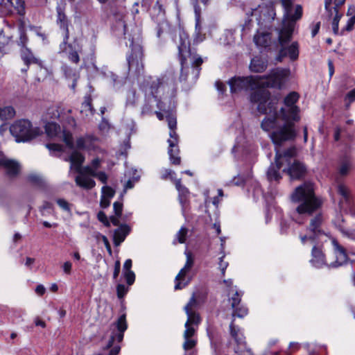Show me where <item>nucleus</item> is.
Returning a JSON list of instances; mask_svg holds the SVG:
<instances>
[{"instance_id": "52", "label": "nucleus", "mask_w": 355, "mask_h": 355, "mask_svg": "<svg viewBox=\"0 0 355 355\" xmlns=\"http://www.w3.org/2000/svg\"><path fill=\"white\" fill-rule=\"evenodd\" d=\"M10 38L6 37L1 31L0 33V53L4 52V48L8 44Z\"/></svg>"}, {"instance_id": "10", "label": "nucleus", "mask_w": 355, "mask_h": 355, "mask_svg": "<svg viewBox=\"0 0 355 355\" xmlns=\"http://www.w3.org/2000/svg\"><path fill=\"white\" fill-rule=\"evenodd\" d=\"M167 123L170 129V139H168L169 158L173 164L178 165L180 164V157L179 156L180 150L178 146V135L175 132L177 126L176 116H168Z\"/></svg>"}, {"instance_id": "23", "label": "nucleus", "mask_w": 355, "mask_h": 355, "mask_svg": "<svg viewBox=\"0 0 355 355\" xmlns=\"http://www.w3.org/2000/svg\"><path fill=\"white\" fill-rule=\"evenodd\" d=\"M280 117L282 116L268 115L266 116L261 123V128L266 132H272L280 124Z\"/></svg>"}, {"instance_id": "49", "label": "nucleus", "mask_w": 355, "mask_h": 355, "mask_svg": "<svg viewBox=\"0 0 355 355\" xmlns=\"http://www.w3.org/2000/svg\"><path fill=\"white\" fill-rule=\"evenodd\" d=\"M28 42V37L24 31H21L19 40L17 44L19 46H21V49L27 48L26 46V43Z\"/></svg>"}, {"instance_id": "38", "label": "nucleus", "mask_w": 355, "mask_h": 355, "mask_svg": "<svg viewBox=\"0 0 355 355\" xmlns=\"http://www.w3.org/2000/svg\"><path fill=\"white\" fill-rule=\"evenodd\" d=\"M62 140L70 149H73L74 148L73 136L69 131H67L65 130H63Z\"/></svg>"}, {"instance_id": "35", "label": "nucleus", "mask_w": 355, "mask_h": 355, "mask_svg": "<svg viewBox=\"0 0 355 355\" xmlns=\"http://www.w3.org/2000/svg\"><path fill=\"white\" fill-rule=\"evenodd\" d=\"M230 334L235 340L237 344L240 345L243 343V336L239 333V329L234 325V320L230 324Z\"/></svg>"}, {"instance_id": "19", "label": "nucleus", "mask_w": 355, "mask_h": 355, "mask_svg": "<svg viewBox=\"0 0 355 355\" xmlns=\"http://www.w3.org/2000/svg\"><path fill=\"white\" fill-rule=\"evenodd\" d=\"M197 304V301L196 300L194 294L190 298L189 302L186 304L184 309L187 315V320L185 322L184 326L188 325H198L200 322V318L198 313L196 311H193L192 309L195 307Z\"/></svg>"}, {"instance_id": "37", "label": "nucleus", "mask_w": 355, "mask_h": 355, "mask_svg": "<svg viewBox=\"0 0 355 355\" xmlns=\"http://www.w3.org/2000/svg\"><path fill=\"white\" fill-rule=\"evenodd\" d=\"M80 112L82 113H85L86 116H88L89 114H94L95 110L92 105V99L90 97L85 98L84 102L81 105Z\"/></svg>"}, {"instance_id": "20", "label": "nucleus", "mask_w": 355, "mask_h": 355, "mask_svg": "<svg viewBox=\"0 0 355 355\" xmlns=\"http://www.w3.org/2000/svg\"><path fill=\"white\" fill-rule=\"evenodd\" d=\"M288 56L289 58L294 61L298 58L299 56V49H298V44L297 42H293L291 45L286 46H283L279 49L278 55L277 57V60L279 62H282L283 58Z\"/></svg>"}, {"instance_id": "51", "label": "nucleus", "mask_w": 355, "mask_h": 355, "mask_svg": "<svg viewBox=\"0 0 355 355\" xmlns=\"http://www.w3.org/2000/svg\"><path fill=\"white\" fill-rule=\"evenodd\" d=\"M113 209L114 214L117 217H121L123 211V204L120 202H115L113 204Z\"/></svg>"}, {"instance_id": "53", "label": "nucleus", "mask_w": 355, "mask_h": 355, "mask_svg": "<svg viewBox=\"0 0 355 355\" xmlns=\"http://www.w3.org/2000/svg\"><path fill=\"white\" fill-rule=\"evenodd\" d=\"M282 6L285 9V16L288 17L289 12L291 10L293 2L291 0H281Z\"/></svg>"}, {"instance_id": "22", "label": "nucleus", "mask_w": 355, "mask_h": 355, "mask_svg": "<svg viewBox=\"0 0 355 355\" xmlns=\"http://www.w3.org/2000/svg\"><path fill=\"white\" fill-rule=\"evenodd\" d=\"M312 250H311V259L310 263L311 265L317 268H321L324 266L327 267V263L325 260V255L322 252V250L316 246V243H314Z\"/></svg>"}, {"instance_id": "56", "label": "nucleus", "mask_w": 355, "mask_h": 355, "mask_svg": "<svg viewBox=\"0 0 355 355\" xmlns=\"http://www.w3.org/2000/svg\"><path fill=\"white\" fill-rule=\"evenodd\" d=\"M184 327L186 329L184 332V338H190L194 335L196 330L193 327H191V325Z\"/></svg>"}, {"instance_id": "36", "label": "nucleus", "mask_w": 355, "mask_h": 355, "mask_svg": "<svg viewBox=\"0 0 355 355\" xmlns=\"http://www.w3.org/2000/svg\"><path fill=\"white\" fill-rule=\"evenodd\" d=\"M15 111L11 106L0 107V119L2 121H6L14 117Z\"/></svg>"}, {"instance_id": "32", "label": "nucleus", "mask_w": 355, "mask_h": 355, "mask_svg": "<svg viewBox=\"0 0 355 355\" xmlns=\"http://www.w3.org/2000/svg\"><path fill=\"white\" fill-rule=\"evenodd\" d=\"M44 128L47 136L51 138L56 137L61 131L60 125L55 122L47 123Z\"/></svg>"}, {"instance_id": "4", "label": "nucleus", "mask_w": 355, "mask_h": 355, "mask_svg": "<svg viewBox=\"0 0 355 355\" xmlns=\"http://www.w3.org/2000/svg\"><path fill=\"white\" fill-rule=\"evenodd\" d=\"M297 150L292 146L283 153L277 150L275 153V163L271 164L267 171V178L269 181L279 182L282 179L279 170L287 173L291 180H300L304 177L306 173L305 165L295 159Z\"/></svg>"}, {"instance_id": "12", "label": "nucleus", "mask_w": 355, "mask_h": 355, "mask_svg": "<svg viewBox=\"0 0 355 355\" xmlns=\"http://www.w3.org/2000/svg\"><path fill=\"white\" fill-rule=\"evenodd\" d=\"M125 315H121L118 320L110 326L111 332L110 339L106 345V349L111 348L115 341L120 343L123 340L125 331L127 329Z\"/></svg>"}, {"instance_id": "14", "label": "nucleus", "mask_w": 355, "mask_h": 355, "mask_svg": "<svg viewBox=\"0 0 355 355\" xmlns=\"http://www.w3.org/2000/svg\"><path fill=\"white\" fill-rule=\"evenodd\" d=\"M231 292H234L232 295L229 297V302L230 303L231 307L233 310L232 317H238L242 318L247 315L248 313V308L244 305L241 304L243 293L239 292L236 290L233 291L232 288H230L229 291V295H230Z\"/></svg>"}, {"instance_id": "26", "label": "nucleus", "mask_w": 355, "mask_h": 355, "mask_svg": "<svg viewBox=\"0 0 355 355\" xmlns=\"http://www.w3.org/2000/svg\"><path fill=\"white\" fill-rule=\"evenodd\" d=\"M70 162L71 168H74L77 173H82V164L85 161L84 156L79 152L74 150L71 155L64 159Z\"/></svg>"}, {"instance_id": "9", "label": "nucleus", "mask_w": 355, "mask_h": 355, "mask_svg": "<svg viewBox=\"0 0 355 355\" xmlns=\"http://www.w3.org/2000/svg\"><path fill=\"white\" fill-rule=\"evenodd\" d=\"M130 53L126 58L128 73L132 76H139L144 73V49L140 42H135L133 39L130 40Z\"/></svg>"}, {"instance_id": "16", "label": "nucleus", "mask_w": 355, "mask_h": 355, "mask_svg": "<svg viewBox=\"0 0 355 355\" xmlns=\"http://www.w3.org/2000/svg\"><path fill=\"white\" fill-rule=\"evenodd\" d=\"M251 15L255 17L259 25H263L274 19L275 13L271 7L259 5L257 8L252 10Z\"/></svg>"}, {"instance_id": "41", "label": "nucleus", "mask_w": 355, "mask_h": 355, "mask_svg": "<svg viewBox=\"0 0 355 355\" xmlns=\"http://www.w3.org/2000/svg\"><path fill=\"white\" fill-rule=\"evenodd\" d=\"M187 232L188 230L186 227H182L181 229L176 234V237L180 243H184L185 242Z\"/></svg>"}, {"instance_id": "28", "label": "nucleus", "mask_w": 355, "mask_h": 355, "mask_svg": "<svg viewBox=\"0 0 355 355\" xmlns=\"http://www.w3.org/2000/svg\"><path fill=\"white\" fill-rule=\"evenodd\" d=\"M21 58L26 66H29L31 64H37L39 66L42 65V62L35 57L28 48H24L21 49Z\"/></svg>"}, {"instance_id": "2", "label": "nucleus", "mask_w": 355, "mask_h": 355, "mask_svg": "<svg viewBox=\"0 0 355 355\" xmlns=\"http://www.w3.org/2000/svg\"><path fill=\"white\" fill-rule=\"evenodd\" d=\"M178 49V59L181 65L179 80L180 82L190 79L195 83L200 75L203 60L190 46L189 35L183 31L179 32L175 41Z\"/></svg>"}, {"instance_id": "31", "label": "nucleus", "mask_w": 355, "mask_h": 355, "mask_svg": "<svg viewBox=\"0 0 355 355\" xmlns=\"http://www.w3.org/2000/svg\"><path fill=\"white\" fill-rule=\"evenodd\" d=\"M175 187L179 193V201L182 205V207L185 206L188 201V195L189 191L187 187L182 185L181 180L180 179L177 180L175 182Z\"/></svg>"}, {"instance_id": "25", "label": "nucleus", "mask_w": 355, "mask_h": 355, "mask_svg": "<svg viewBox=\"0 0 355 355\" xmlns=\"http://www.w3.org/2000/svg\"><path fill=\"white\" fill-rule=\"evenodd\" d=\"M130 230L131 229L128 225H120L119 227L114 231L113 242L114 245L119 246L129 234Z\"/></svg>"}, {"instance_id": "33", "label": "nucleus", "mask_w": 355, "mask_h": 355, "mask_svg": "<svg viewBox=\"0 0 355 355\" xmlns=\"http://www.w3.org/2000/svg\"><path fill=\"white\" fill-rule=\"evenodd\" d=\"M75 181L77 185L86 189H92L96 184L94 180L87 177L77 176Z\"/></svg>"}, {"instance_id": "55", "label": "nucleus", "mask_w": 355, "mask_h": 355, "mask_svg": "<svg viewBox=\"0 0 355 355\" xmlns=\"http://www.w3.org/2000/svg\"><path fill=\"white\" fill-rule=\"evenodd\" d=\"M62 71L67 78H71L75 75L73 69L67 64H63L62 66Z\"/></svg>"}, {"instance_id": "13", "label": "nucleus", "mask_w": 355, "mask_h": 355, "mask_svg": "<svg viewBox=\"0 0 355 355\" xmlns=\"http://www.w3.org/2000/svg\"><path fill=\"white\" fill-rule=\"evenodd\" d=\"M16 12L23 16L25 14V4L23 0H0V13L3 15Z\"/></svg>"}, {"instance_id": "7", "label": "nucleus", "mask_w": 355, "mask_h": 355, "mask_svg": "<svg viewBox=\"0 0 355 355\" xmlns=\"http://www.w3.org/2000/svg\"><path fill=\"white\" fill-rule=\"evenodd\" d=\"M10 132L17 142L29 141L42 132L38 127H33L31 122L26 119L15 121L11 125Z\"/></svg>"}, {"instance_id": "42", "label": "nucleus", "mask_w": 355, "mask_h": 355, "mask_svg": "<svg viewBox=\"0 0 355 355\" xmlns=\"http://www.w3.org/2000/svg\"><path fill=\"white\" fill-rule=\"evenodd\" d=\"M123 276L128 285L131 286L135 281V274L132 271H123Z\"/></svg>"}, {"instance_id": "24", "label": "nucleus", "mask_w": 355, "mask_h": 355, "mask_svg": "<svg viewBox=\"0 0 355 355\" xmlns=\"http://www.w3.org/2000/svg\"><path fill=\"white\" fill-rule=\"evenodd\" d=\"M69 49L68 59L72 63L78 64L80 62L79 53L81 52V47L76 40H74L73 43L67 44L66 45L65 50L62 51L60 49V52H64L67 49Z\"/></svg>"}, {"instance_id": "1", "label": "nucleus", "mask_w": 355, "mask_h": 355, "mask_svg": "<svg viewBox=\"0 0 355 355\" xmlns=\"http://www.w3.org/2000/svg\"><path fill=\"white\" fill-rule=\"evenodd\" d=\"M291 200L298 203L293 216L294 220L301 224L303 218L311 217L306 234L300 237L302 243L304 244L307 240L318 243V240L325 235L323 230L324 218L322 211L323 201L315 196L313 184L305 182L296 187L291 194Z\"/></svg>"}, {"instance_id": "5", "label": "nucleus", "mask_w": 355, "mask_h": 355, "mask_svg": "<svg viewBox=\"0 0 355 355\" xmlns=\"http://www.w3.org/2000/svg\"><path fill=\"white\" fill-rule=\"evenodd\" d=\"M150 89L157 101V108L165 114L166 121L168 116H176L174 114L175 103L173 98L176 91L175 73L169 72L153 80Z\"/></svg>"}, {"instance_id": "58", "label": "nucleus", "mask_w": 355, "mask_h": 355, "mask_svg": "<svg viewBox=\"0 0 355 355\" xmlns=\"http://www.w3.org/2000/svg\"><path fill=\"white\" fill-rule=\"evenodd\" d=\"M231 182L235 186H243L245 184V179L243 176L237 175L233 178Z\"/></svg>"}, {"instance_id": "62", "label": "nucleus", "mask_w": 355, "mask_h": 355, "mask_svg": "<svg viewBox=\"0 0 355 355\" xmlns=\"http://www.w3.org/2000/svg\"><path fill=\"white\" fill-rule=\"evenodd\" d=\"M95 170L90 166H86L85 167H82V173H79L80 174H89V175L94 177L96 175Z\"/></svg>"}, {"instance_id": "64", "label": "nucleus", "mask_w": 355, "mask_h": 355, "mask_svg": "<svg viewBox=\"0 0 355 355\" xmlns=\"http://www.w3.org/2000/svg\"><path fill=\"white\" fill-rule=\"evenodd\" d=\"M345 99H347L349 103L355 101V88L347 94Z\"/></svg>"}, {"instance_id": "45", "label": "nucleus", "mask_w": 355, "mask_h": 355, "mask_svg": "<svg viewBox=\"0 0 355 355\" xmlns=\"http://www.w3.org/2000/svg\"><path fill=\"white\" fill-rule=\"evenodd\" d=\"M302 15V8L301 6L297 5L295 8V13L288 17L291 18L292 22H294L301 18Z\"/></svg>"}, {"instance_id": "15", "label": "nucleus", "mask_w": 355, "mask_h": 355, "mask_svg": "<svg viewBox=\"0 0 355 355\" xmlns=\"http://www.w3.org/2000/svg\"><path fill=\"white\" fill-rule=\"evenodd\" d=\"M331 243L334 248V252L336 256V260L327 265V268H337L345 266L347 263L349 259L346 249L340 245L338 241L335 239H332Z\"/></svg>"}, {"instance_id": "30", "label": "nucleus", "mask_w": 355, "mask_h": 355, "mask_svg": "<svg viewBox=\"0 0 355 355\" xmlns=\"http://www.w3.org/2000/svg\"><path fill=\"white\" fill-rule=\"evenodd\" d=\"M267 67V61L260 57H254L251 60L250 69L252 72L261 73Z\"/></svg>"}, {"instance_id": "57", "label": "nucleus", "mask_w": 355, "mask_h": 355, "mask_svg": "<svg viewBox=\"0 0 355 355\" xmlns=\"http://www.w3.org/2000/svg\"><path fill=\"white\" fill-rule=\"evenodd\" d=\"M224 255L219 258L218 267L221 271L222 275H225V270L228 266V263L223 261Z\"/></svg>"}, {"instance_id": "21", "label": "nucleus", "mask_w": 355, "mask_h": 355, "mask_svg": "<svg viewBox=\"0 0 355 355\" xmlns=\"http://www.w3.org/2000/svg\"><path fill=\"white\" fill-rule=\"evenodd\" d=\"M0 166L6 169V173L10 178H15L20 171V165L17 162L6 157H0Z\"/></svg>"}, {"instance_id": "60", "label": "nucleus", "mask_w": 355, "mask_h": 355, "mask_svg": "<svg viewBox=\"0 0 355 355\" xmlns=\"http://www.w3.org/2000/svg\"><path fill=\"white\" fill-rule=\"evenodd\" d=\"M354 24H355V15L352 16L347 20V24H346L344 30H345L347 31H351L354 28Z\"/></svg>"}, {"instance_id": "50", "label": "nucleus", "mask_w": 355, "mask_h": 355, "mask_svg": "<svg viewBox=\"0 0 355 355\" xmlns=\"http://www.w3.org/2000/svg\"><path fill=\"white\" fill-rule=\"evenodd\" d=\"M28 180L31 183L37 184V185H41L42 183V178L40 175H36V174L29 175L28 176Z\"/></svg>"}, {"instance_id": "61", "label": "nucleus", "mask_w": 355, "mask_h": 355, "mask_svg": "<svg viewBox=\"0 0 355 355\" xmlns=\"http://www.w3.org/2000/svg\"><path fill=\"white\" fill-rule=\"evenodd\" d=\"M46 147L50 150V151H57L60 152L62 150V146L58 144H46Z\"/></svg>"}, {"instance_id": "40", "label": "nucleus", "mask_w": 355, "mask_h": 355, "mask_svg": "<svg viewBox=\"0 0 355 355\" xmlns=\"http://www.w3.org/2000/svg\"><path fill=\"white\" fill-rule=\"evenodd\" d=\"M334 12H335V16H334V17H333L332 29H333L334 33L335 35H338V24H339L340 19L342 17V15L339 14L338 10L336 8H334Z\"/></svg>"}, {"instance_id": "46", "label": "nucleus", "mask_w": 355, "mask_h": 355, "mask_svg": "<svg viewBox=\"0 0 355 355\" xmlns=\"http://www.w3.org/2000/svg\"><path fill=\"white\" fill-rule=\"evenodd\" d=\"M103 196L106 198L110 199L114 196V191L110 187L105 186L102 188Z\"/></svg>"}, {"instance_id": "11", "label": "nucleus", "mask_w": 355, "mask_h": 355, "mask_svg": "<svg viewBox=\"0 0 355 355\" xmlns=\"http://www.w3.org/2000/svg\"><path fill=\"white\" fill-rule=\"evenodd\" d=\"M299 95L295 92L289 93L284 98V102L287 108L281 107L280 114L282 118L291 119L293 121H299L300 116L298 115L299 108L295 105L297 101Z\"/></svg>"}, {"instance_id": "3", "label": "nucleus", "mask_w": 355, "mask_h": 355, "mask_svg": "<svg viewBox=\"0 0 355 355\" xmlns=\"http://www.w3.org/2000/svg\"><path fill=\"white\" fill-rule=\"evenodd\" d=\"M288 73L287 69L277 68L268 75L232 77L228 80V85L232 94L254 90L257 87H280Z\"/></svg>"}, {"instance_id": "18", "label": "nucleus", "mask_w": 355, "mask_h": 355, "mask_svg": "<svg viewBox=\"0 0 355 355\" xmlns=\"http://www.w3.org/2000/svg\"><path fill=\"white\" fill-rule=\"evenodd\" d=\"M185 255L187 257L186 263L184 266V267L180 270L179 273L175 277V289L179 290L182 289L184 286H186L189 281L186 282H182L180 280H184V277L186 276V274L191 269L194 260L192 257V254L190 252H185Z\"/></svg>"}, {"instance_id": "39", "label": "nucleus", "mask_w": 355, "mask_h": 355, "mask_svg": "<svg viewBox=\"0 0 355 355\" xmlns=\"http://www.w3.org/2000/svg\"><path fill=\"white\" fill-rule=\"evenodd\" d=\"M201 3H202L204 5H207L209 2V0H200ZM198 0H195V3L193 5L194 7V12L196 15V28H197L199 26V21H200V7L199 6Z\"/></svg>"}, {"instance_id": "47", "label": "nucleus", "mask_w": 355, "mask_h": 355, "mask_svg": "<svg viewBox=\"0 0 355 355\" xmlns=\"http://www.w3.org/2000/svg\"><path fill=\"white\" fill-rule=\"evenodd\" d=\"M97 218L105 227H109L110 226V222L103 211H99L97 214Z\"/></svg>"}, {"instance_id": "43", "label": "nucleus", "mask_w": 355, "mask_h": 355, "mask_svg": "<svg viewBox=\"0 0 355 355\" xmlns=\"http://www.w3.org/2000/svg\"><path fill=\"white\" fill-rule=\"evenodd\" d=\"M128 291V288L124 284H119L116 286L117 297L119 299L123 298Z\"/></svg>"}, {"instance_id": "17", "label": "nucleus", "mask_w": 355, "mask_h": 355, "mask_svg": "<svg viewBox=\"0 0 355 355\" xmlns=\"http://www.w3.org/2000/svg\"><path fill=\"white\" fill-rule=\"evenodd\" d=\"M56 12H57V18H56L57 25L60 27V28L62 29L64 32L63 42L60 45V49L61 50L64 51L66 49L67 42H68V40L69 37V21L68 20L67 17L64 12V10L60 6H57Z\"/></svg>"}, {"instance_id": "29", "label": "nucleus", "mask_w": 355, "mask_h": 355, "mask_svg": "<svg viewBox=\"0 0 355 355\" xmlns=\"http://www.w3.org/2000/svg\"><path fill=\"white\" fill-rule=\"evenodd\" d=\"M254 42L257 46L267 48L271 43V35L268 33H257L254 36Z\"/></svg>"}, {"instance_id": "34", "label": "nucleus", "mask_w": 355, "mask_h": 355, "mask_svg": "<svg viewBox=\"0 0 355 355\" xmlns=\"http://www.w3.org/2000/svg\"><path fill=\"white\" fill-rule=\"evenodd\" d=\"M351 166V158L347 155L344 156L340 161V166L339 168L340 174L342 175H347Z\"/></svg>"}, {"instance_id": "54", "label": "nucleus", "mask_w": 355, "mask_h": 355, "mask_svg": "<svg viewBox=\"0 0 355 355\" xmlns=\"http://www.w3.org/2000/svg\"><path fill=\"white\" fill-rule=\"evenodd\" d=\"M338 192L346 200L349 198L348 189L344 184H339L338 186Z\"/></svg>"}, {"instance_id": "27", "label": "nucleus", "mask_w": 355, "mask_h": 355, "mask_svg": "<svg viewBox=\"0 0 355 355\" xmlns=\"http://www.w3.org/2000/svg\"><path fill=\"white\" fill-rule=\"evenodd\" d=\"M293 33V25L289 24L279 31L278 42L280 48L286 46L291 40Z\"/></svg>"}, {"instance_id": "8", "label": "nucleus", "mask_w": 355, "mask_h": 355, "mask_svg": "<svg viewBox=\"0 0 355 355\" xmlns=\"http://www.w3.org/2000/svg\"><path fill=\"white\" fill-rule=\"evenodd\" d=\"M283 122L275 128V130L270 133V137L275 146V151L278 149L284 142L293 141L296 137V132L294 128V122L291 119H286L282 118Z\"/></svg>"}, {"instance_id": "44", "label": "nucleus", "mask_w": 355, "mask_h": 355, "mask_svg": "<svg viewBox=\"0 0 355 355\" xmlns=\"http://www.w3.org/2000/svg\"><path fill=\"white\" fill-rule=\"evenodd\" d=\"M58 206L64 211H67L69 213L71 212V205L70 204L62 198H59L56 200Z\"/></svg>"}, {"instance_id": "6", "label": "nucleus", "mask_w": 355, "mask_h": 355, "mask_svg": "<svg viewBox=\"0 0 355 355\" xmlns=\"http://www.w3.org/2000/svg\"><path fill=\"white\" fill-rule=\"evenodd\" d=\"M250 101L252 103L257 104V110L261 114L281 116L277 107L278 98L271 96L270 93L263 87L252 92Z\"/></svg>"}, {"instance_id": "63", "label": "nucleus", "mask_w": 355, "mask_h": 355, "mask_svg": "<svg viewBox=\"0 0 355 355\" xmlns=\"http://www.w3.org/2000/svg\"><path fill=\"white\" fill-rule=\"evenodd\" d=\"M94 177L97 178L101 182L104 184L107 182V176L106 173L103 171L96 172V175Z\"/></svg>"}, {"instance_id": "59", "label": "nucleus", "mask_w": 355, "mask_h": 355, "mask_svg": "<svg viewBox=\"0 0 355 355\" xmlns=\"http://www.w3.org/2000/svg\"><path fill=\"white\" fill-rule=\"evenodd\" d=\"M139 179V176H133L132 179H129L124 185L125 190L132 189L134 187L135 182L138 181Z\"/></svg>"}, {"instance_id": "48", "label": "nucleus", "mask_w": 355, "mask_h": 355, "mask_svg": "<svg viewBox=\"0 0 355 355\" xmlns=\"http://www.w3.org/2000/svg\"><path fill=\"white\" fill-rule=\"evenodd\" d=\"M184 340L182 347L186 351L193 349L196 345V341L193 339L184 338Z\"/></svg>"}]
</instances>
